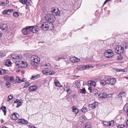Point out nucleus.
Returning <instances> with one entry per match:
<instances>
[{
  "label": "nucleus",
  "instance_id": "5",
  "mask_svg": "<svg viewBox=\"0 0 128 128\" xmlns=\"http://www.w3.org/2000/svg\"><path fill=\"white\" fill-rule=\"evenodd\" d=\"M45 18L46 21L50 23L53 22L54 20V16L50 14H48L46 15L45 16Z\"/></svg>",
  "mask_w": 128,
  "mask_h": 128
},
{
  "label": "nucleus",
  "instance_id": "40",
  "mask_svg": "<svg viewBox=\"0 0 128 128\" xmlns=\"http://www.w3.org/2000/svg\"><path fill=\"white\" fill-rule=\"evenodd\" d=\"M14 99V96L12 95H10L8 96V100H13Z\"/></svg>",
  "mask_w": 128,
  "mask_h": 128
},
{
  "label": "nucleus",
  "instance_id": "12",
  "mask_svg": "<svg viewBox=\"0 0 128 128\" xmlns=\"http://www.w3.org/2000/svg\"><path fill=\"white\" fill-rule=\"evenodd\" d=\"M70 60L72 62H77L80 61V59L75 57H72L70 58Z\"/></svg>",
  "mask_w": 128,
  "mask_h": 128
},
{
  "label": "nucleus",
  "instance_id": "10",
  "mask_svg": "<svg viewBox=\"0 0 128 128\" xmlns=\"http://www.w3.org/2000/svg\"><path fill=\"white\" fill-rule=\"evenodd\" d=\"M31 30L30 26L22 29V32L23 34L27 35L30 34Z\"/></svg>",
  "mask_w": 128,
  "mask_h": 128
},
{
  "label": "nucleus",
  "instance_id": "7",
  "mask_svg": "<svg viewBox=\"0 0 128 128\" xmlns=\"http://www.w3.org/2000/svg\"><path fill=\"white\" fill-rule=\"evenodd\" d=\"M39 25V24H38L36 25V26H30L31 31L32 32L34 33L37 32L39 30L40 27Z\"/></svg>",
  "mask_w": 128,
  "mask_h": 128
},
{
  "label": "nucleus",
  "instance_id": "31",
  "mask_svg": "<svg viewBox=\"0 0 128 128\" xmlns=\"http://www.w3.org/2000/svg\"><path fill=\"white\" fill-rule=\"evenodd\" d=\"M91 126L89 123L88 122L86 123L85 125V128H91Z\"/></svg>",
  "mask_w": 128,
  "mask_h": 128
},
{
  "label": "nucleus",
  "instance_id": "13",
  "mask_svg": "<svg viewBox=\"0 0 128 128\" xmlns=\"http://www.w3.org/2000/svg\"><path fill=\"white\" fill-rule=\"evenodd\" d=\"M19 117V116L18 114L16 112L14 113L10 116L11 118L14 120L17 119Z\"/></svg>",
  "mask_w": 128,
  "mask_h": 128
},
{
  "label": "nucleus",
  "instance_id": "2",
  "mask_svg": "<svg viewBox=\"0 0 128 128\" xmlns=\"http://www.w3.org/2000/svg\"><path fill=\"white\" fill-rule=\"evenodd\" d=\"M16 66L18 67L21 68H25L27 67L28 64L26 62L18 60L16 62Z\"/></svg>",
  "mask_w": 128,
  "mask_h": 128
},
{
  "label": "nucleus",
  "instance_id": "48",
  "mask_svg": "<svg viewBox=\"0 0 128 128\" xmlns=\"http://www.w3.org/2000/svg\"><path fill=\"white\" fill-rule=\"evenodd\" d=\"M70 88V87L68 86H66L64 87V89L66 91Z\"/></svg>",
  "mask_w": 128,
  "mask_h": 128
},
{
  "label": "nucleus",
  "instance_id": "52",
  "mask_svg": "<svg viewBox=\"0 0 128 128\" xmlns=\"http://www.w3.org/2000/svg\"><path fill=\"white\" fill-rule=\"evenodd\" d=\"M50 72L51 75L54 74L55 73V72L54 71H51Z\"/></svg>",
  "mask_w": 128,
  "mask_h": 128
},
{
  "label": "nucleus",
  "instance_id": "11",
  "mask_svg": "<svg viewBox=\"0 0 128 128\" xmlns=\"http://www.w3.org/2000/svg\"><path fill=\"white\" fill-rule=\"evenodd\" d=\"M9 56L14 59H20L22 58V56L21 55L15 54H13L11 55H10Z\"/></svg>",
  "mask_w": 128,
  "mask_h": 128
},
{
  "label": "nucleus",
  "instance_id": "17",
  "mask_svg": "<svg viewBox=\"0 0 128 128\" xmlns=\"http://www.w3.org/2000/svg\"><path fill=\"white\" fill-rule=\"evenodd\" d=\"M18 121L20 123H22L23 124H26L28 123V121L24 119H18Z\"/></svg>",
  "mask_w": 128,
  "mask_h": 128
},
{
  "label": "nucleus",
  "instance_id": "64",
  "mask_svg": "<svg viewBox=\"0 0 128 128\" xmlns=\"http://www.w3.org/2000/svg\"><path fill=\"white\" fill-rule=\"evenodd\" d=\"M126 126H128V119L127 120V122L126 123Z\"/></svg>",
  "mask_w": 128,
  "mask_h": 128
},
{
  "label": "nucleus",
  "instance_id": "35",
  "mask_svg": "<svg viewBox=\"0 0 128 128\" xmlns=\"http://www.w3.org/2000/svg\"><path fill=\"white\" fill-rule=\"evenodd\" d=\"M118 128H126V126L124 125L120 124L118 126Z\"/></svg>",
  "mask_w": 128,
  "mask_h": 128
},
{
  "label": "nucleus",
  "instance_id": "4",
  "mask_svg": "<svg viewBox=\"0 0 128 128\" xmlns=\"http://www.w3.org/2000/svg\"><path fill=\"white\" fill-rule=\"evenodd\" d=\"M30 60L32 61V64L33 62L34 64L35 63L39 64L40 62V58L36 56L33 55L30 58Z\"/></svg>",
  "mask_w": 128,
  "mask_h": 128
},
{
  "label": "nucleus",
  "instance_id": "41",
  "mask_svg": "<svg viewBox=\"0 0 128 128\" xmlns=\"http://www.w3.org/2000/svg\"><path fill=\"white\" fill-rule=\"evenodd\" d=\"M80 93H82L84 94H85L86 93V90L85 88H84L80 90Z\"/></svg>",
  "mask_w": 128,
  "mask_h": 128
},
{
  "label": "nucleus",
  "instance_id": "15",
  "mask_svg": "<svg viewBox=\"0 0 128 128\" xmlns=\"http://www.w3.org/2000/svg\"><path fill=\"white\" fill-rule=\"evenodd\" d=\"M98 96L100 99H102L106 98L107 96V95L106 92L101 93L98 95Z\"/></svg>",
  "mask_w": 128,
  "mask_h": 128
},
{
  "label": "nucleus",
  "instance_id": "23",
  "mask_svg": "<svg viewBox=\"0 0 128 128\" xmlns=\"http://www.w3.org/2000/svg\"><path fill=\"white\" fill-rule=\"evenodd\" d=\"M88 84H90V86H95L96 85V82L93 81H90L88 82Z\"/></svg>",
  "mask_w": 128,
  "mask_h": 128
},
{
  "label": "nucleus",
  "instance_id": "62",
  "mask_svg": "<svg viewBox=\"0 0 128 128\" xmlns=\"http://www.w3.org/2000/svg\"><path fill=\"white\" fill-rule=\"evenodd\" d=\"M64 87H65V86H68V85H67V83H64Z\"/></svg>",
  "mask_w": 128,
  "mask_h": 128
},
{
  "label": "nucleus",
  "instance_id": "53",
  "mask_svg": "<svg viewBox=\"0 0 128 128\" xmlns=\"http://www.w3.org/2000/svg\"><path fill=\"white\" fill-rule=\"evenodd\" d=\"M26 79L25 78H24L23 79H22V80L20 79V82H21H21H25L26 81Z\"/></svg>",
  "mask_w": 128,
  "mask_h": 128
},
{
  "label": "nucleus",
  "instance_id": "42",
  "mask_svg": "<svg viewBox=\"0 0 128 128\" xmlns=\"http://www.w3.org/2000/svg\"><path fill=\"white\" fill-rule=\"evenodd\" d=\"M126 49H127L128 47V42H125L123 44Z\"/></svg>",
  "mask_w": 128,
  "mask_h": 128
},
{
  "label": "nucleus",
  "instance_id": "56",
  "mask_svg": "<svg viewBox=\"0 0 128 128\" xmlns=\"http://www.w3.org/2000/svg\"><path fill=\"white\" fill-rule=\"evenodd\" d=\"M13 11V9H8V12H10L11 13Z\"/></svg>",
  "mask_w": 128,
  "mask_h": 128
},
{
  "label": "nucleus",
  "instance_id": "44",
  "mask_svg": "<svg viewBox=\"0 0 128 128\" xmlns=\"http://www.w3.org/2000/svg\"><path fill=\"white\" fill-rule=\"evenodd\" d=\"M8 1V0H6V3H5V2H2L0 4V6H5L6 4H7V1Z\"/></svg>",
  "mask_w": 128,
  "mask_h": 128
},
{
  "label": "nucleus",
  "instance_id": "57",
  "mask_svg": "<svg viewBox=\"0 0 128 128\" xmlns=\"http://www.w3.org/2000/svg\"><path fill=\"white\" fill-rule=\"evenodd\" d=\"M8 61V60H7V61L5 62V64H4L6 66H8V64L7 62Z\"/></svg>",
  "mask_w": 128,
  "mask_h": 128
},
{
  "label": "nucleus",
  "instance_id": "60",
  "mask_svg": "<svg viewBox=\"0 0 128 128\" xmlns=\"http://www.w3.org/2000/svg\"><path fill=\"white\" fill-rule=\"evenodd\" d=\"M51 75V74H50V72H47L45 75Z\"/></svg>",
  "mask_w": 128,
  "mask_h": 128
},
{
  "label": "nucleus",
  "instance_id": "55",
  "mask_svg": "<svg viewBox=\"0 0 128 128\" xmlns=\"http://www.w3.org/2000/svg\"><path fill=\"white\" fill-rule=\"evenodd\" d=\"M88 89L90 91V92L91 93L92 91V90L91 88L90 87H89L88 88Z\"/></svg>",
  "mask_w": 128,
  "mask_h": 128
},
{
  "label": "nucleus",
  "instance_id": "19",
  "mask_svg": "<svg viewBox=\"0 0 128 128\" xmlns=\"http://www.w3.org/2000/svg\"><path fill=\"white\" fill-rule=\"evenodd\" d=\"M114 70L116 71L117 72H125L127 70V69L126 68H125L124 69H118L117 68H114Z\"/></svg>",
  "mask_w": 128,
  "mask_h": 128
},
{
  "label": "nucleus",
  "instance_id": "1",
  "mask_svg": "<svg viewBox=\"0 0 128 128\" xmlns=\"http://www.w3.org/2000/svg\"><path fill=\"white\" fill-rule=\"evenodd\" d=\"M40 28L44 30H50L54 29V25L52 23L44 22L42 24Z\"/></svg>",
  "mask_w": 128,
  "mask_h": 128
},
{
  "label": "nucleus",
  "instance_id": "25",
  "mask_svg": "<svg viewBox=\"0 0 128 128\" xmlns=\"http://www.w3.org/2000/svg\"><path fill=\"white\" fill-rule=\"evenodd\" d=\"M106 123L107 124H106L107 126H111L113 125L114 122L113 121H112L111 122H107Z\"/></svg>",
  "mask_w": 128,
  "mask_h": 128
},
{
  "label": "nucleus",
  "instance_id": "3",
  "mask_svg": "<svg viewBox=\"0 0 128 128\" xmlns=\"http://www.w3.org/2000/svg\"><path fill=\"white\" fill-rule=\"evenodd\" d=\"M115 51L117 54H122L124 52V47L122 46H121L118 45L116 46Z\"/></svg>",
  "mask_w": 128,
  "mask_h": 128
},
{
  "label": "nucleus",
  "instance_id": "34",
  "mask_svg": "<svg viewBox=\"0 0 128 128\" xmlns=\"http://www.w3.org/2000/svg\"><path fill=\"white\" fill-rule=\"evenodd\" d=\"M82 109V111L83 112H86L88 110L87 108L84 106Z\"/></svg>",
  "mask_w": 128,
  "mask_h": 128
},
{
  "label": "nucleus",
  "instance_id": "49",
  "mask_svg": "<svg viewBox=\"0 0 128 128\" xmlns=\"http://www.w3.org/2000/svg\"><path fill=\"white\" fill-rule=\"evenodd\" d=\"M66 92L69 94H70L72 92V90L70 89V88Z\"/></svg>",
  "mask_w": 128,
  "mask_h": 128
},
{
  "label": "nucleus",
  "instance_id": "38",
  "mask_svg": "<svg viewBox=\"0 0 128 128\" xmlns=\"http://www.w3.org/2000/svg\"><path fill=\"white\" fill-rule=\"evenodd\" d=\"M54 83L55 85L56 86H58L60 87H62V86L60 84V82H55Z\"/></svg>",
  "mask_w": 128,
  "mask_h": 128
},
{
  "label": "nucleus",
  "instance_id": "8",
  "mask_svg": "<svg viewBox=\"0 0 128 128\" xmlns=\"http://www.w3.org/2000/svg\"><path fill=\"white\" fill-rule=\"evenodd\" d=\"M105 56L108 58H110L114 55L113 53L111 50H108L106 51L104 53Z\"/></svg>",
  "mask_w": 128,
  "mask_h": 128
},
{
  "label": "nucleus",
  "instance_id": "37",
  "mask_svg": "<svg viewBox=\"0 0 128 128\" xmlns=\"http://www.w3.org/2000/svg\"><path fill=\"white\" fill-rule=\"evenodd\" d=\"M6 70H5L3 69L0 70V75H2L6 72Z\"/></svg>",
  "mask_w": 128,
  "mask_h": 128
},
{
  "label": "nucleus",
  "instance_id": "39",
  "mask_svg": "<svg viewBox=\"0 0 128 128\" xmlns=\"http://www.w3.org/2000/svg\"><path fill=\"white\" fill-rule=\"evenodd\" d=\"M60 12L59 10H57V11L55 12V15L56 16H58L60 15Z\"/></svg>",
  "mask_w": 128,
  "mask_h": 128
},
{
  "label": "nucleus",
  "instance_id": "50",
  "mask_svg": "<svg viewBox=\"0 0 128 128\" xmlns=\"http://www.w3.org/2000/svg\"><path fill=\"white\" fill-rule=\"evenodd\" d=\"M5 55L3 54L2 52H1L0 53V57H3Z\"/></svg>",
  "mask_w": 128,
  "mask_h": 128
},
{
  "label": "nucleus",
  "instance_id": "14",
  "mask_svg": "<svg viewBox=\"0 0 128 128\" xmlns=\"http://www.w3.org/2000/svg\"><path fill=\"white\" fill-rule=\"evenodd\" d=\"M38 86L37 85L30 86L28 88V90L31 92L32 91H35L38 88Z\"/></svg>",
  "mask_w": 128,
  "mask_h": 128
},
{
  "label": "nucleus",
  "instance_id": "36",
  "mask_svg": "<svg viewBox=\"0 0 128 128\" xmlns=\"http://www.w3.org/2000/svg\"><path fill=\"white\" fill-rule=\"evenodd\" d=\"M126 94L123 92H122L119 94V96H120L121 97L124 96L126 95Z\"/></svg>",
  "mask_w": 128,
  "mask_h": 128
},
{
  "label": "nucleus",
  "instance_id": "16",
  "mask_svg": "<svg viewBox=\"0 0 128 128\" xmlns=\"http://www.w3.org/2000/svg\"><path fill=\"white\" fill-rule=\"evenodd\" d=\"M0 28L2 30H6L7 28V26L5 24H0Z\"/></svg>",
  "mask_w": 128,
  "mask_h": 128
},
{
  "label": "nucleus",
  "instance_id": "9",
  "mask_svg": "<svg viewBox=\"0 0 128 128\" xmlns=\"http://www.w3.org/2000/svg\"><path fill=\"white\" fill-rule=\"evenodd\" d=\"M106 83L108 84L111 85H114L116 82V78H111L106 80Z\"/></svg>",
  "mask_w": 128,
  "mask_h": 128
},
{
  "label": "nucleus",
  "instance_id": "43",
  "mask_svg": "<svg viewBox=\"0 0 128 128\" xmlns=\"http://www.w3.org/2000/svg\"><path fill=\"white\" fill-rule=\"evenodd\" d=\"M13 14L14 16L15 17H17L19 15L18 13L16 12H14Z\"/></svg>",
  "mask_w": 128,
  "mask_h": 128
},
{
  "label": "nucleus",
  "instance_id": "58",
  "mask_svg": "<svg viewBox=\"0 0 128 128\" xmlns=\"http://www.w3.org/2000/svg\"><path fill=\"white\" fill-rule=\"evenodd\" d=\"M52 9H53V10L52 11V12L53 13H55V12L56 10V9L54 8H53Z\"/></svg>",
  "mask_w": 128,
  "mask_h": 128
},
{
  "label": "nucleus",
  "instance_id": "6",
  "mask_svg": "<svg viewBox=\"0 0 128 128\" xmlns=\"http://www.w3.org/2000/svg\"><path fill=\"white\" fill-rule=\"evenodd\" d=\"M92 66H88L85 65L83 66L82 65H78L77 66L76 69L77 70H81L85 69H88L90 67H92Z\"/></svg>",
  "mask_w": 128,
  "mask_h": 128
},
{
  "label": "nucleus",
  "instance_id": "28",
  "mask_svg": "<svg viewBox=\"0 0 128 128\" xmlns=\"http://www.w3.org/2000/svg\"><path fill=\"white\" fill-rule=\"evenodd\" d=\"M20 2L23 4H25L26 3L29 2L28 0H19Z\"/></svg>",
  "mask_w": 128,
  "mask_h": 128
},
{
  "label": "nucleus",
  "instance_id": "46",
  "mask_svg": "<svg viewBox=\"0 0 128 128\" xmlns=\"http://www.w3.org/2000/svg\"><path fill=\"white\" fill-rule=\"evenodd\" d=\"M12 62L8 60V67L12 66Z\"/></svg>",
  "mask_w": 128,
  "mask_h": 128
},
{
  "label": "nucleus",
  "instance_id": "20",
  "mask_svg": "<svg viewBox=\"0 0 128 128\" xmlns=\"http://www.w3.org/2000/svg\"><path fill=\"white\" fill-rule=\"evenodd\" d=\"M13 83V84L15 83V80L13 76H12L10 78V82H8V86L11 83Z\"/></svg>",
  "mask_w": 128,
  "mask_h": 128
},
{
  "label": "nucleus",
  "instance_id": "59",
  "mask_svg": "<svg viewBox=\"0 0 128 128\" xmlns=\"http://www.w3.org/2000/svg\"><path fill=\"white\" fill-rule=\"evenodd\" d=\"M2 35V33L1 31L0 30V38L1 37Z\"/></svg>",
  "mask_w": 128,
  "mask_h": 128
},
{
  "label": "nucleus",
  "instance_id": "29",
  "mask_svg": "<svg viewBox=\"0 0 128 128\" xmlns=\"http://www.w3.org/2000/svg\"><path fill=\"white\" fill-rule=\"evenodd\" d=\"M123 109L124 111H127L128 110V104H126L124 106Z\"/></svg>",
  "mask_w": 128,
  "mask_h": 128
},
{
  "label": "nucleus",
  "instance_id": "27",
  "mask_svg": "<svg viewBox=\"0 0 128 128\" xmlns=\"http://www.w3.org/2000/svg\"><path fill=\"white\" fill-rule=\"evenodd\" d=\"M1 109L2 110L4 113V115H6V108L5 106H2L1 108Z\"/></svg>",
  "mask_w": 128,
  "mask_h": 128
},
{
  "label": "nucleus",
  "instance_id": "33",
  "mask_svg": "<svg viewBox=\"0 0 128 128\" xmlns=\"http://www.w3.org/2000/svg\"><path fill=\"white\" fill-rule=\"evenodd\" d=\"M80 81H77L75 83L76 86H77V88H79L80 86Z\"/></svg>",
  "mask_w": 128,
  "mask_h": 128
},
{
  "label": "nucleus",
  "instance_id": "21",
  "mask_svg": "<svg viewBox=\"0 0 128 128\" xmlns=\"http://www.w3.org/2000/svg\"><path fill=\"white\" fill-rule=\"evenodd\" d=\"M40 77V75L39 74H36L34 76H32L30 79L32 80H34Z\"/></svg>",
  "mask_w": 128,
  "mask_h": 128
},
{
  "label": "nucleus",
  "instance_id": "22",
  "mask_svg": "<svg viewBox=\"0 0 128 128\" xmlns=\"http://www.w3.org/2000/svg\"><path fill=\"white\" fill-rule=\"evenodd\" d=\"M106 80H101L100 82L101 84L103 86H104L106 84H107L106 82Z\"/></svg>",
  "mask_w": 128,
  "mask_h": 128
},
{
  "label": "nucleus",
  "instance_id": "61",
  "mask_svg": "<svg viewBox=\"0 0 128 128\" xmlns=\"http://www.w3.org/2000/svg\"><path fill=\"white\" fill-rule=\"evenodd\" d=\"M82 118L84 120H85L86 119V118L85 116H83L82 117Z\"/></svg>",
  "mask_w": 128,
  "mask_h": 128
},
{
  "label": "nucleus",
  "instance_id": "45",
  "mask_svg": "<svg viewBox=\"0 0 128 128\" xmlns=\"http://www.w3.org/2000/svg\"><path fill=\"white\" fill-rule=\"evenodd\" d=\"M22 104V103L21 102H18L17 104V105L16 106V107L17 108L20 106Z\"/></svg>",
  "mask_w": 128,
  "mask_h": 128
},
{
  "label": "nucleus",
  "instance_id": "24",
  "mask_svg": "<svg viewBox=\"0 0 128 128\" xmlns=\"http://www.w3.org/2000/svg\"><path fill=\"white\" fill-rule=\"evenodd\" d=\"M73 110V112L75 113L76 114H77L78 112V110H77L76 108H75V107L73 106L72 107Z\"/></svg>",
  "mask_w": 128,
  "mask_h": 128
},
{
  "label": "nucleus",
  "instance_id": "18",
  "mask_svg": "<svg viewBox=\"0 0 128 128\" xmlns=\"http://www.w3.org/2000/svg\"><path fill=\"white\" fill-rule=\"evenodd\" d=\"M98 104V103L97 102H94L93 103L91 104H89V106L92 108L93 109H94L97 106Z\"/></svg>",
  "mask_w": 128,
  "mask_h": 128
},
{
  "label": "nucleus",
  "instance_id": "30",
  "mask_svg": "<svg viewBox=\"0 0 128 128\" xmlns=\"http://www.w3.org/2000/svg\"><path fill=\"white\" fill-rule=\"evenodd\" d=\"M4 78L5 80L6 81V86L8 85V76H4Z\"/></svg>",
  "mask_w": 128,
  "mask_h": 128
},
{
  "label": "nucleus",
  "instance_id": "54",
  "mask_svg": "<svg viewBox=\"0 0 128 128\" xmlns=\"http://www.w3.org/2000/svg\"><path fill=\"white\" fill-rule=\"evenodd\" d=\"M42 72L45 75H46L47 72H46L45 70H42Z\"/></svg>",
  "mask_w": 128,
  "mask_h": 128
},
{
  "label": "nucleus",
  "instance_id": "51",
  "mask_svg": "<svg viewBox=\"0 0 128 128\" xmlns=\"http://www.w3.org/2000/svg\"><path fill=\"white\" fill-rule=\"evenodd\" d=\"M30 84H26L23 87V88H25L28 87V86H30Z\"/></svg>",
  "mask_w": 128,
  "mask_h": 128
},
{
  "label": "nucleus",
  "instance_id": "26",
  "mask_svg": "<svg viewBox=\"0 0 128 128\" xmlns=\"http://www.w3.org/2000/svg\"><path fill=\"white\" fill-rule=\"evenodd\" d=\"M44 67L45 69H50L51 68V65L49 64H46Z\"/></svg>",
  "mask_w": 128,
  "mask_h": 128
},
{
  "label": "nucleus",
  "instance_id": "63",
  "mask_svg": "<svg viewBox=\"0 0 128 128\" xmlns=\"http://www.w3.org/2000/svg\"><path fill=\"white\" fill-rule=\"evenodd\" d=\"M28 126L30 128H34V126H32L29 125Z\"/></svg>",
  "mask_w": 128,
  "mask_h": 128
},
{
  "label": "nucleus",
  "instance_id": "32",
  "mask_svg": "<svg viewBox=\"0 0 128 128\" xmlns=\"http://www.w3.org/2000/svg\"><path fill=\"white\" fill-rule=\"evenodd\" d=\"M20 78L16 76V78L15 79V82H16L18 83H20L21 82H20Z\"/></svg>",
  "mask_w": 128,
  "mask_h": 128
},
{
  "label": "nucleus",
  "instance_id": "47",
  "mask_svg": "<svg viewBox=\"0 0 128 128\" xmlns=\"http://www.w3.org/2000/svg\"><path fill=\"white\" fill-rule=\"evenodd\" d=\"M8 12V10H6L4 11L2 13L4 14H7Z\"/></svg>",
  "mask_w": 128,
  "mask_h": 128
}]
</instances>
